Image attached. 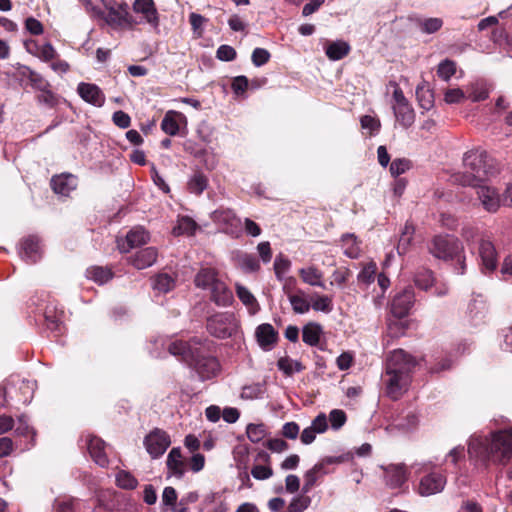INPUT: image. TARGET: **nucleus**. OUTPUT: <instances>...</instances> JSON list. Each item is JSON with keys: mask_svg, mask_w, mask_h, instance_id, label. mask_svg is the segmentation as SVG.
I'll return each instance as SVG.
<instances>
[{"mask_svg": "<svg viewBox=\"0 0 512 512\" xmlns=\"http://www.w3.org/2000/svg\"><path fill=\"white\" fill-rule=\"evenodd\" d=\"M45 322L48 329L51 331H60L61 319L60 317L53 311L47 309L45 311Z\"/></svg>", "mask_w": 512, "mask_h": 512, "instance_id": "338daca9", "label": "nucleus"}, {"mask_svg": "<svg viewBox=\"0 0 512 512\" xmlns=\"http://www.w3.org/2000/svg\"><path fill=\"white\" fill-rule=\"evenodd\" d=\"M270 59V53L264 48H255L251 55L252 63L256 67H261L266 64Z\"/></svg>", "mask_w": 512, "mask_h": 512, "instance_id": "bf43d9fd", "label": "nucleus"}, {"mask_svg": "<svg viewBox=\"0 0 512 512\" xmlns=\"http://www.w3.org/2000/svg\"><path fill=\"white\" fill-rule=\"evenodd\" d=\"M446 483L447 479L443 473L432 471L419 479L417 492L423 497L432 496L442 492Z\"/></svg>", "mask_w": 512, "mask_h": 512, "instance_id": "1a4fd4ad", "label": "nucleus"}, {"mask_svg": "<svg viewBox=\"0 0 512 512\" xmlns=\"http://www.w3.org/2000/svg\"><path fill=\"white\" fill-rule=\"evenodd\" d=\"M415 302V294L412 287H407L397 293L391 304V313L397 318L406 317Z\"/></svg>", "mask_w": 512, "mask_h": 512, "instance_id": "f8f14e48", "label": "nucleus"}, {"mask_svg": "<svg viewBox=\"0 0 512 512\" xmlns=\"http://www.w3.org/2000/svg\"><path fill=\"white\" fill-rule=\"evenodd\" d=\"M325 473L323 471V463L315 464L310 470L304 474V484L302 487L303 493H308L317 482V474Z\"/></svg>", "mask_w": 512, "mask_h": 512, "instance_id": "e433bc0d", "label": "nucleus"}, {"mask_svg": "<svg viewBox=\"0 0 512 512\" xmlns=\"http://www.w3.org/2000/svg\"><path fill=\"white\" fill-rule=\"evenodd\" d=\"M264 392H265V389H264L263 384L253 383V384L244 386L242 388L240 396L242 399L253 400V399L261 398L262 395L264 394Z\"/></svg>", "mask_w": 512, "mask_h": 512, "instance_id": "a18cd8bd", "label": "nucleus"}, {"mask_svg": "<svg viewBox=\"0 0 512 512\" xmlns=\"http://www.w3.org/2000/svg\"><path fill=\"white\" fill-rule=\"evenodd\" d=\"M207 186L208 180L201 173L194 174L188 182L189 191L196 195H200L207 188Z\"/></svg>", "mask_w": 512, "mask_h": 512, "instance_id": "37998d69", "label": "nucleus"}, {"mask_svg": "<svg viewBox=\"0 0 512 512\" xmlns=\"http://www.w3.org/2000/svg\"><path fill=\"white\" fill-rule=\"evenodd\" d=\"M331 427L335 430L341 428L346 422V414L343 410L334 409L329 414Z\"/></svg>", "mask_w": 512, "mask_h": 512, "instance_id": "e2e57ef3", "label": "nucleus"}, {"mask_svg": "<svg viewBox=\"0 0 512 512\" xmlns=\"http://www.w3.org/2000/svg\"><path fill=\"white\" fill-rule=\"evenodd\" d=\"M415 285L422 290L427 291L434 284V276L431 270L420 269L414 276Z\"/></svg>", "mask_w": 512, "mask_h": 512, "instance_id": "4c0bfd02", "label": "nucleus"}, {"mask_svg": "<svg viewBox=\"0 0 512 512\" xmlns=\"http://www.w3.org/2000/svg\"><path fill=\"white\" fill-rule=\"evenodd\" d=\"M149 241L148 232L142 227H135L128 232L125 239H119L117 246L122 253H127L130 249L144 245Z\"/></svg>", "mask_w": 512, "mask_h": 512, "instance_id": "2eb2a0df", "label": "nucleus"}, {"mask_svg": "<svg viewBox=\"0 0 512 512\" xmlns=\"http://www.w3.org/2000/svg\"><path fill=\"white\" fill-rule=\"evenodd\" d=\"M105 7L108 13H104V17L101 19H103L107 25L111 27H131L136 24V21L129 13V7L126 3H120L114 6L105 4Z\"/></svg>", "mask_w": 512, "mask_h": 512, "instance_id": "6e6552de", "label": "nucleus"}, {"mask_svg": "<svg viewBox=\"0 0 512 512\" xmlns=\"http://www.w3.org/2000/svg\"><path fill=\"white\" fill-rule=\"evenodd\" d=\"M377 271V266L374 262L365 264L359 272L357 279L360 283L370 284L374 281Z\"/></svg>", "mask_w": 512, "mask_h": 512, "instance_id": "09e8293b", "label": "nucleus"}, {"mask_svg": "<svg viewBox=\"0 0 512 512\" xmlns=\"http://www.w3.org/2000/svg\"><path fill=\"white\" fill-rule=\"evenodd\" d=\"M310 306L316 312L330 313L333 310L332 297L327 295H314Z\"/></svg>", "mask_w": 512, "mask_h": 512, "instance_id": "58836bf2", "label": "nucleus"}, {"mask_svg": "<svg viewBox=\"0 0 512 512\" xmlns=\"http://www.w3.org/2000/svg\"><path fill=\"white\" fill-rule=\"evenodd\" d=\"M443 25L440 18H427L420 23L421 31L427 34H432L438 31Z\"/></svg>", "mask_w": 512, "mask_h": 512, "instance_id": "4d7b16f0", "label": "nucleus"}, {"mask_svg": "<svg viewBox=\"0 0 512 512\" xmlns=\"http://www.w3.org/2000/svg\"><path fill=\"white\" fill-rule=\"evenodd\" d=\"M236 294L251 314H255L259 310V304L255 296L245 286L237 283Z\"/></svg>", "mask_w": 512, "mask_h": 512, "instance_id": "2f4dec72", "label": "nucleus"}, {"mask_svg": "<svg viewBox=\"0 0 512 512\" xmlns=\"http://www.w3.org/2000/svg\"><path fill=\"white\" fill-rule=\"evenodd\" d=\"M288 299L296 314H305L311 309V304L304 297V293L301 290L298 294H288Z\"/></svg>", "mask_w": 512, "mask_h": 512, "instance_id": "c9c22d12", "label": "nucleus"}, {"mask_svg": "<svg viewBox=\"0 0 512 512\" xmlns=\"http://www.w3.org/2000/svg\"><path fill=\"white\" fill-rule=\"evenodd\" d=\"M322 333L323 330L320 324L310 322L302 329V340L309 346H317Z\"/></svg>", "mask_w": 512, "mask_h": 512, "instance_id": "c756f323", "label": "nucleus"}, {"mask_svg": "<svg viewBox=\"0 0 512 512\" xmlns=\"http://www.w3.org/2000/svg\"><path fill=\"white\" fill-rule=\"evenodd\" d=\"M299 276L304 283L310 286L325 288L323 273L314 265L299 269Z\"/></svg>", "mask_w": 512, "mask_h": 512, "instance_id": "a878e982", "label": "nucleus"}, {"mask_svg": "<svg viewBox=\"0 0 512 512\" xmlns=\"http://www.w3.org/2000/svg\"><path fill=\"white\" fill-rule=\"evenodd\" d=\"M410 161L407 159H395L392 161L390 165V173L394 177H398L401 174H404L407 170L410 169Z\"/></svg>", "mask_w": 512, "mask_h": 512, "instance_id": "13d9d810", "label": "nucleus"}, {"mask_svg": "<svg viewBox=\"0 0 512 512\" xmlns=\"http://www.w3.org/2000/svg\"><path fill=\"white\" fill-rule=\"evenodd\" d=\"M485 308L483 299L475 298L468 305V313L473 320H479L483 318Z\"/></svg>", "mask_w": 512, "mask_h": 512, "instance_id": "864d4df0", "label": "nucleus"}, {"mask_svg": "<svg viewBox=\"0 0 512 512\" xmlns=\"http://www.w3.org/2000/svg\"><path fill=\"white\" fill-rule=\"evenodd\" d=\"M360 122L362 128L369 130L371 135L376 134L381 126L380 121L370 115L361 117Z\"/></svg>", "mask_w": 512, "mask_h": 512, "instance_id": "69168bd1", "label": "nucleus"}, {"mask_svg": "<svg viewBox=\"0 0 512 512\" xmlns=\"http://www.w3.org/2000/svg\"><path fill=\"white\" fill-rule=\"evenodd\" d=\"M259 346L265 350H271L278 340V332L269 323L260 324L255 331Z\"/></svg>", "mask_w": 512, "mask_h": 512, "instance_id": "6ab92c4d", "label": "nucleus"}, {"mask_svg": "<svg viewBox=\"0 0 512 512\" xmlns=\"http://www.w3.org/2000/svg\"><path fill=\"white\" fill-rule=\"evenodd\" d=\"M116 485L119 488L133 490L138 485V480L128 471L121 470L115 477Z\"/></svg>", "mask_w": 512, "mask_h": 512, "instance_id": "ea45409f", "label": "nucleus"}, {"mask_svg": "<svg viewBox=\"0 0 512 512\" xmlns=\"http://www.w3.org/2000/svg\"><path fill=\"white\" fill-rule=\"evenodd\" d=\"M385 481L390 488H399L407 481V473L403 464H390L382 467Z\"/></svg>", "mask_w": 512, "mask_h": 512, "instance_id": "412c9836", "label": "nucleus"}, {"mask_svg": "<svg viewBox=\"0 0 512 512\" xmlns=\"http://www.w3.org/2000/svg\"><path fill=\"white\" fill-rule=\"evenodd\" d=\"M291 266L290 261L281 255L277 256L274 261V270L276 277L282 279V276L289 270Z\"/></svg>", "mask_w": 512, "mask_h": 512, "instance_id": "0e129e2a", "label": "nucleus"}, {"mask_svg": "<svg viewBox=\"0 0 512 512\" xmlns=\"http://www.w3.org/2000/svg\"><path fill=\"white\" fill-rule=\"evenodd\" d=\"M430 253L442 260H456L460 265L458 274L465 272V258L462 255L463 246L455 238L449 236H436L429 247Z\"/></svg>", "mask_w": 512, "mask_h": 512, "instance_id": "20e7f679", "label": "nucleus"}, {"mask_svg": "<svg viewBox=\"0 0 512 512\" xmlns=\"http://www.w3.org/2000/svg\"><path fill=\"white\" fill-rule=\"evenodd\" d=\"M456 72V63L452 60L445 59L439 63L437 74L444 81H449Z\"/></svg>", "mask_w": 512, "mask_h": 512, "instance_id": "de8ad7c7", "label": "nucleus"}, {"mask_svg": "<svg viewBox=\"0 0 512 512\" xmlns=\"http://www.w3.org/2000/svg\"><path fill=\"white\" fill-rule=\"evenodd\" d=\"M158 252L154 247H146L136 251L130 256L129 262L136 269L142 270L151 267L157 260Z\"/></svg>", "mask_w": 512, "mask_h": 512, "instance_id": "aec40b11", "label": "nucleus"}, {"mask_svg": "<svg viewBox=\"0 0 512 512\" xmlns=\"http://www.w3.org/2000/svg\"><path fill=\"white\" fill-rule=\"evenodd\" d=\"M76 500L73 498L57 499L54 503L55 512H75Z\"/></svg>", "mask_w": 512, "mask_h": 512, "instance_id": "680f3d73", "label": "nucleus"}, {"mask_svg": "<svg viewBox=\"0 0 512 512\" xmlns=\"http://www.w3.org/2000/svg\"><path fill=\"white\" fill-rule=\"evenodd\" d=\"M19 73L22 79H27L29 81L32 88L42 92L48 91L50 84L41 74L33 71L27 66L21 67Z\"/></svg>", "mask_w": 512, "mask_h": 512, "instance_id": "393cba45", "label": "nucleus"}, {"mask_svg": "<svg viewBox=\"0 0 512 512\" xmlns=\"http://www.w3.org/2000/svg\"><path fill=\"white\" fill-rule=\"evenodd\" d=\"M277 367L287 376L292 375L294 372H300L303 370L301 362L289 357H281L277 362Z\"/></svg>", "mask_w": 512, "mask_h": 512, "instance_id": "a19ab883", "label": "nucleus"}, {"mask_svg": "<svg viewBox=\"0 0 512 512\" xmlns=\"http://www.w3.org/2000/svg\"><path fill=\"white\" fill-rule=\"evenodd\" d=\"M214 222L223 226L225 233L239 237L242 231V221L231 209H217L212 213Z\"/></svg>", "mask_w": 512, "mask_h": 512, "instance_id": "9b49d317", "label": "nucleus"}, {"mask_svg": "<svg viewBox=\"0 0 512 512\" xmlns=\"http://www.w3.org/2000/svg\"><path fill=\"white\" fill-rule=\"evenodd\" d=\"M471 187L476 189L477 199L485 211L489 213L498 211L503 201L495 187L486 184V182H479L478 185Z\"/></svg>", "mask_w": 512, "mask_h": 512, "instance_id": "0eeeda50", "label": "nucleus"}, {"mask_svg": "<svg viewBox=\"0 0 512 512\" xmlns=\"http://www.w3.org/2000/svg\"><path fill=\"white\" fill-rule=\"evenodd\" d=\"M77 186V179L71 174H61L52 177L51 187L56 194L68 196Z\"/></svg>", "mask_w": 512, "mask_h": 512, "instance_id": "4be33fe9", "label": "nucleus"}, {"mask_svg": "<svg viewBox=\"0 0 512 512\" xmlns=\"http://www.w3.org/2000/svg\"><path fill=\"white\" fill-rule=\"evenodd\" d=\"M176 114L174 111H168L161 122V129L170 136H175L179 132V124L175 118Z\"/></svg>", "mask_w": 512, "mask_h": 512, "instance_id": "79ce46f5", "label": "nucleus"}, {"mask_svg": "<svg viewBox=\"0 0 512 512\" xmlns=\"http://www.w3.org/2000/svg\"><path fill=\"white\" fill-rule=\"evenodd\" d=\"M190 356L188 364L202 381L210 380L220 373L221 366L218 359L214 356L206 355L200 344L195 350H190Z\"/></svg>", "mask_w": 512, "mask_h": 512, "instance_id": "39448f33", "label": "nucleus"}, {"mask_svg": "<svg viewBox=\"0 0 512 512\" xmlns=\"http://www.w3.org/2000/svg\"><path fill=\"white\" fill-rule=\"evenodd\" d=\"M216 56L221 61H232L236 58V51L232 46L221 45L216 51Z\"/></svg>", "mask_w": 512, "mask_h": 512, "instance_id": "774afa93", "label": "nucleus"}, {"mask_svg": "<svg viewBox=\"0 0 512 512\" xmlns=\"http://www.w3.org/2000/svg\"><path fill=\"white\" fill-rule=\"evenodd\" d=\"M237 265L245 272H254L259 269V263L255 256L240 254L236 258Z\"/></svg>", "mask_w": 512, "mask_h": 512, "instance_id": "c03bdc74", "label": "nucleus"}, {"mask_svg": "<svg viewBox=\"0 0 512 512\" xmlns=\"http://www.w3.org/2000/svg\"><path fill=\"white\" fill-rule=\"evenodd\" d=\"M218 281L216 271L211 268L201 269L195 277L196 286L203 289H211Z\"/></svg>", "mask_w": 512, "mask_h": 512, "instance_id": "7c9ffc66", "label": "nucleus"}, {"mask_svg": "<svg viewBox=\"0 0 512 512\" xmlns=\"http://www.w3.org/2000/svg\"><path fill=\"white\" fill-rule=\"evenodd\" d=\"M238 329L239 324L233 313H217L207 320V330L216 338H230L237 333Z\"/></svg>", "mask_w": 512, "mask_h": 512, "instance_id": "423d86ee", "label": "nucleus"}, {"mask_svg": "<svg viewBox=\"0 0 512 512\" xmlns=\"http://www.w3.org/2000/svg\"><path fill=\"white\" fill-rule=\"evenodd\" d=\"M251 475L257 480H266L273 475V470L270 466L257 464L251 469Z\"/></svg>", "mask_w": 512, "mask_h": 512, "instance_id": "052dcab7", "label": "nucleus"}, {"mask_svg": "<svg viewBox=\"0 0 512 512\" xmlns=\"http://www.w3.org/2000/svg\"><path fill=\"white\" fill-rule=\"evenodd\" d=\"M248 439L253 443H258L265 438L267 430L264 424H249L246 428Z\"/></svg>", "mask_w": 512, "mask_h": 512, "instance_id": "49530a36", "label": "nucleus"}, {"mask_svg": "<svg viewBox=\"0 0 512 512\" xmlns=\"http://www.w3.org/2000/svg\"><path fill=\"white\" fill-rule=\"evenodd\" d=\"M133 11L143 16V20L153 29L159 28V14L153 0H135Z\"/></svg>", "mask_w": 512, "mask_h": 512, "instance_id": "dca6fc26", "label": "nucleus"}, {"mask_svg": "<svg viewBox=\"0 0 512 512\" xmlns=\"http://www.w3.org/2000/svg\"><path fill=\"white\" fill-rule=\"evenodd\" d=\"M392 109L397 122L403 128H409L413 125L415 121V112L409 102L400 105H392Z\"/></svg>", "mask_w": 512, "mask_h": 512, "instance_id": "b1692460", "label": "nucleus"}, {"mask_svg": "<svg viewBox=\"0 0 512 512\" xmlns=\"http://www.w3.org/2000/svg\"><path fill=\"white\" fill-rule=\"evenodd\" d=\"M416 96H417L420 106L423 109L429 110L432 107L433 95L430 90L424 89L423 87L418 86L416 89Z\"/></svg>", "mask_w": 512, "mask_h": 512, "instance_id": "6e6d98bb", "label": "nucleus"}, {"mask_svg": "<svg viewBox=\"0 0 512 512\" xmlns=\"http://www.w3.org/2000/svg\"><path fill=\"white\" fill-rule=\"evenodd\" d=\"M79 96L87 103L102 107L105 103V95L95 84L81 82L77 86Z\"/></svg>", "mask_w": 512, "mask_h": 512, "instance_id": "a211bd4d", "label": "nucleus"}, {"mask_svg": "<svg viewBox=\"0 0 512 512\" xmlns=\"http://www.w3.org/2000/svg\"><path fill=\"white\" fill-rule=\"evenodd\" d=\"M344 254L351 258L356 259L360 256V242L354 234H344L341 238Z\"/></svg>", "mask_w": 512, "mask_h": 512, "instance_id": "473e14b6", "label": "nucleus"}, {"mask_svg": "<svg viewBox=\"0 0 512 512\" xmlns=\"http://www.w3.org/2000/svg\"><path fill=\"white\" fill-rule=\"evenodd\" d=\"M196 229L197 224L193 219L189 217H182L179 219L177 227L174 228V232L176 234L193 235Z\"/></svg>", "mask_w": 512, "mask_h": 512, "instance_id": "8fccbe9b", "label": "nucleus"}, {"mask_svg": "<svg viewBox=\"0 0 512 512\" xmlns=\"http://www.w3.org/2000/svg\"><path fill=\"white\" fill-rule=\"evenodd\" d=\"M479 257L482 271L492 272L497 267V252L492 242L482 239L479 243Z\"/></svg>", "mask_w": 512, "mask_h": 512, "instance_id": "f3484780", "label": "nucleus"}, {"mask_svg": "<svg viewBox=\"0 0 512 512\" xmlns=\"http://www.w3.org/2000/svg\"><path fill=\"white\" fill-rule=\"evenodd\" d=\"M170 444L169 435L159 428L153 429L144 439V446L152 458L163 455Z\"/></svg>", "mask_w": 512, "mask_h": 512, "instance_id": "9d476101", "label": "nucleus"}, {"mask_svg": "<svg viewBox=\"0 0 512 512\" xmlns=\"http://www.w3.org/2000/svg\"><path fill=\"white\" fill-rule=\"evenodd\" d=\"M82 442H84L87 450L95 461L101 467H106L108 465V458L105 453V442L93 435L87 434L82 437Z\"/></svg>", "mask_w": 512, "mask_h": 512, "instance_id": "ddd939ff", "label": "nucleus"}, {"mask_svg": "<svg viewBox=\"0 0 512 512\" xmlns=\"http://www.w3.org/2000/svg\"><path fill=\"white\" fill-rule=\"evenodd\" d=\"M173 286L174 281L168 274H160L153 281V288L162 293L170 291Z\"/></svg>", "mask_w": 512, "mask_h": 512, "instance_id": "3c124183", "label": "nucleus"}, {"mask_svg": "<svg viewBox=\"0 0 512 512\" xmlns=\"http://www.w3.org/2000/svg\"><path fill=\"white\" fill-rule=\"evenodd\" d=\"M199 342H183V341H174L168 345V351L171 355L181 356L182 359L188 363L190 360V350H195L198 347Z\"/></svg>", "mask_w": 512, "mask_h": 512, "instance_id": "bb28decb", "label": "nucleus"}, {"mask_svg": "<svg viewBox=\"0 0 512 512\" xmlns=\"http://www.w3.org/2000/svg\"><path fill=\"white\" fill-rule=\"evenodd\" d=\"M167 467L173 475L182 477L184 474V462L182 460L181 449L174 447L167 456Z\"/></svg>", "mask_w": 512, "mask_h": 512, "instance_id": "c85d7f7f", "label": "nucleus"}, {"mask_svg": "<svg viewBox=\"0 0 512 512\" xmlns=\"http://www.w3.org/2000/svg\"><path fill=\"white\" fill-rule=\"evenodd\" d=\"M414 233H415L414 226L407 222L401 232L399 242L397 245V252L399 255H404L407 253V251L411 245Z\"/></svg>", "mask_w": 512, "mask_h": 512, "instance_id": "72a5a7b5", "label": "nucleus"}, {"mask_svg": "<svg viewBox=\"0 0 512 512\" xmlns=\"http://www.w3.org/2000/svg\"><path fill=\"white\" fill-rule=\"evenodd\" d=\"M416 363L415 358L402 349L390 352L382 375L385 393L390 399L398 400L408 390Z\"/></svg>", "mask_w": 512, "mask_h": 512, "instance_id": "f03ea898", "label": "nucleus"}, {"mask_svg": "<svg viewBox=\"0 0 512 512\" xmlns=\"http://www.w3.org/2000/svg\"><path fill=\"white\" fill-rule=\"evenodd\" d=\"M311 500L308 496L300 495L294 497L289 503L286 512H303L310 505Z\"/></svg>", "mask_w": 512, "mask_h": 512, "instance_id": "603ef678", "label": "nucleus"}, {"mask_svg": "<svg viewBox=\"0 0 512 512\" xmlns=\"http://www.w3.org/2000/svg\"><path fill=\"white\" fill-rule=\"evenodd\" d=\"M87 278L102 285L112 279L113 273L110 269L100 266L90 267L86 271Z\"/></svg>", "mask_w": 512, "mask_h": 512, "instance_id": "f704fd0d", "label": "nucleus"}, {"mask_svg": "<svg viewBox=\"0 0 512 512\" xmlns=\"http://www.w3.org/2000/svg\"><path fill=\"white\" fill-rule=\"evenodd\" d=\"M463 167L465 171L451 174V183L463 187L475 186L479 182H487L499 172L496 161L480 148L464 153Z\"/></svg>", "mask_w": 512, "mask_h": 512, "instance_id": "7ed1b4c3", "label": "nucleus"}, {"mask_svg": "<svg viewBox=\"0 0 512 512\" xmlns=\"http://www.w3.org/2000/svg\"><path fill=\"white\" fill-rule=\"evenodd\" d=\"M19 255L29 264L36 263L42 255L40 240L37 236H28L20 242Z\"/></svg>", "mask_w": 512, "mask_h": 512, "instance_id": "4468645a", "label": "nucleus"}, {"mask_svg": "<svg viewBox=\"0 0 512 512\" xmlns=\"http://www.w3.org/2000/svg\"><path fill=\"white\" fill-rule=\"evenodd\" d=\"M35 388H36L35 381L26 380V379L21 380L19 390H20L21 394L23 395L21 400L24 404H27L31 401Z\"/></svg>", "mask_w": 512, "mask_h": 512, "instance_id": "5fc2aeb1", "label": "nucleus"}, {"mask_svg": "<svg viewBox=\"0 0 512 512\" xmlns=\"http://www.w3.org/2000/svg\"><path fill=\"white\" fill-rule=\"evenodd\" d=\"M211 300L221 307L230 306L234 301L232 291L222 281H218L211 289Z\"/></svg>", "mask_w": 512, "mask_h": 512, "instance_id": "5701e85b", "label": "nucleus"}, {"mask_svg": "<svg viewBox=\"0 0 512 512\" xmlns=\"http://www.w3.org/2000/svg\"><path fill=\"white\" fill-rule=\"evenodd\" d=\"M468 454L471 459L482 464L488 462L499 465L508 464L512 459V430H498L491 432L488 436H471Z\"/></svg>", "mask_w": 512, "mask_h": 512, "instance_id": "f257e3e1", "label": "nucleus"}, {"mask_svg": "<svg viewBox=\"0 0 512 512\" xmlns=\"http://www.w3.org/2000/svg\"><path fill=\"white\" fill-rule=\"evenodd\" d=\"M350 52V45L342 40L330 42L325 47L326 56L332 61L344 58Z\"/></svg>", "mask_w": 512, "mask_h": 512, "instance_id": "cd10ccee", "label": "nucleus"}]
</instances>
